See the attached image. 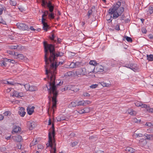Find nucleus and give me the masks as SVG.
Masks as SVG:
<instances>
[{"instance_id":"1","label":"nucleus","mask_w":153,"mask_h":153,"mask_svg":"<svg viewBox=\"0 0 153 153\" xmlns=\"http://www.w3.org/2000/svg\"><path fill=\"white\" fill-rule=\"evenodd\" d=\"M45 50V74L50 78V81H55V74L56 69L59 65L57 62V57L63 55L64 53L57 51H55L54 47L52 44H49L46 42H43ZM62 63H61V64Z\"/></svg>"},{"instance_id":"2","label":"nucleus","mask_w":153,"mask_h":153,"mask_svg":"<svg viewBox=\"0 0 153 153\" xmlns=\"http://www.w3.org/2000/svg\"><path fill=\"white\" fill-rule=\"evenodd\" d=\"M121 1H119L114 4L112 8H110L108 10L109 14L106 16V18L109 22L112 21V15L113 14V18L116 19L121 15L124 11V8L121 7Z\"/></svg>"},{"instance_id":"3","label":"nucleus","mask_w":153,"mask_h":153,"mask_svg":"<svg viewBox=\"0 0 153 153\" xmlns=\"http://www.w3.org/2000/svg\"><path fill=\"white\" fill-rule=\"evenodd\" d=\"M61 82H59V83L56 84L55 81H50L49 82V88L47 87L49 90V97L52 98V101L53 104L52 108L53 109L54 107H56L57 101L56 98L57 95V92L56 91V86L60 85Z\"/></svg>"},{"instance_id":"4","label":"nucleus","mask_w":153,"mask_h":153,"mask_svg":"<svg viewBox=\"0 0 153 153\" xmlns=\"http://www.w3.org/2000/svg\"><path fill=\"white\" fill-rule=\"evenodd\" d=\"M51 131H50L48 133V143L46 144L47 147H50L53 148V146L54 147L53 148V153H56V143H55V140L54 139L55 136V130L54 127V125L52 124V126L50 128Z\"/></svg>"},{"instance_id":"5","label":"nucleus","mask_w":153,"mask_h":153,"mask_svg":"<svg viewBox=\"0 0 153 153\" xmlns=\"http://www.w3.org/2000/svg\"><path fill=\"white\" fill-rule=\"evenodd\" d=\"M104 71L103 67L98 63L95 67L91 65H88L87 72L90 73L95 74L98 72H102Z\"/></svg>"},{"instance_id":"6","label":"nucleus","mask_w":153,"mask_h":153,"mask_svg":"<svg viewBox=\"0 0 153 153\" xmlns=\"http://www.w3.org/2000/svg\"><path fill=\"white\" fill-rule=\"evenodd\" d=\"M16 25L20 30H29V27L25 23L18 22L17 23Z\"/></svg>"},{"instance_id":"7","label":"nucleus","mask_w":153,"mask_h":153,"mask_svg":"<svg viewBox=\"0 0 153 153\" xmlns=\"http://www.w3.org/2000/svg\"><path fill=\"white\" fill-rule=\"evenodd\" d=\"M76 73L78 76L85 75L87 74L86 70L85 68H80L76 72Z\"/></svg>"},{"instance_id":"8","label":"nucleus","mask_w":153,"mask_h":153,"mask_svg":"<svg viewBox=\"0 0 153 153\" xmlns=\"http://www.w3.org/2000/svg\"><path fill=\"white\" fill-rule=\"evenodd\" d=\"M8 60L6 58L2 59L0 61V65L3 67H6L7 66V62H8Z\"/></svg>"},{"instance_id":"9","label":"nucleus","mask_w":153,"mask_h":153,"mask_svg":"<svg viewBox=\"0 0 153 153\" xmlns=\"http://www.w3.org/2000/svg\"><path fill=\"white\" fill-rule=\"evenodd\" d=\"M27 126L30 130H32L35 127V124L33 122L30 121L27 123Z\"/></svg>"},{"instance_id":"10","label":"nucleus","mask_w":153,"mask_h":153,"mask_svg":"<svg viewBox=\"0 0 153 153\" xmlns=\"http://www.w3.org/2000/svg\"><path fill=\"white\" fill-rule=\"evenodd\" d=\"M18 114L22 117H24L26 114L25 108L23 107H21L18 111Z\"/></svg>"},{"instance_id":"11","label":"nucleus","mask_w":153,"mask_h":153,"mask_svg":"<svg viewBox=\"0 0 153 153\" xmlns=\"http://www.w3.org/2000/svg\"><path fill=\"white\" fill-rule=\"evenodd\" d=\"M47 6L48 7L50 12H53L54 10V6L52 5L50 1H49L48 3L47 2Z\"/></svg>"},{"instance_id":"12","label":"nucleus","mask_w":153,"mask_h":153,"mask_svg":"<svg viewBox=\"0 0 153 153\" xmlns=\"http://www.w3.org/2000/svg\"><path fill=\"white\" fill-rule=\"evenodd\" d=\"M147 143V142L146 139H141L139 140V145L141 146H146V145Z\"/></svg>"},{"instance_id":"13","label":"nucleus","mask_w":153,"mask_h":153,"mask_svg":"<svg viewBox=\"0 0 153 153\" xmlns=\"http://www.w3.org/2000/svg\"><path fill=\"white\" fill-rule=\"evenodd\" d=\"M13 139L18 142H20L21 141L22 138V137L20 135H19L16 136H13L12 137Z\"/></svg>"},{"instance_id":"14","label":"nucleus","mask_w":153,"mask_h":153,"mask_svg":"<svg viewBox=\"0 0 153 153\" xmlns=\"http://www.w3.org/2000/svg\"><path fill=\"white\" fill-rule=\"evenodd\" d=\"M66 119V117L62 115H59L56 118V119L58 121H61L65 120Z\"/></svg>"},{"instance_id":"15","label":"nucleus","mask_w":153,"mask_h":153,"mask_svg":"<svg viewBox=\"0 0 153 153\" xmlns=\"http://www.w3.org/2000/svg\"><path fill=\"white\" fill-rule=\"evenodd\" d=\"M45 21H42V23L43 25V28L44 30L47 31V29L49 27V26L48 25L46 22H45Z\"/></svg>"},{"instance_id":"16","label":"nucleus","mask_w":153,"mask_h":153,"mask_svg":"<svg viewBox=\"0 0 153 153\" xmlns=\"http://www.w3.org/2000/svg\"><path fill=\"white\" fill-rule=\"evenodd\" d=\"M17 84L21 85L24 86L25 88L27 91L29 90L30 88V86L29 84L27 83V84H25V83H18Z\"/></svg>"},{"instance_id":"17","label":"nucleus","mask_w":153,"mask_h":153,"mask_svg":"<svg viewBox=\"0 0 153 153\" xmlns=\"http://www.w3.org/2000/svg\"><path fill=\"white\" fill-rule=\"evenodd\" d=\"M128 113L131 115L132 116H135L136 114L137 113L136 111L133 110L132 109H128Z\"/></svg>"},{"instance_id":"18","label":"nucleus","mask_w":153,"mask_h":153,"mask_svg":"<svg viewBox=\"0 0 153 153\" xmlns=\"http://www.w3.org/2000/svg\"><path fill=\"white\" fill-rule=\"evenodd\" d=\"M125 151L127 152L133 153L135 152V150L131 147H128L126 148Z\"/></svg>"},{"instance_id":"19","label":"nucleus","mask_w":153,"mask_h":153,"mask_svg":"<svg viewBox=\"0 0 153 153\" xmlns=\"http://www.w3.org/2000/svg\"><path fill=\"white\" fill-rule=\"evenodd\" d=\"M14 54L15 56H17L16 58L22 60L24 58L23 55L22 54H18L17 53H14Z\"/></svg>"},{"instance_id":"20","label":"nucleus","mask_w":153,"mask_h":153,"mask_svg":"<svg viewBox=\"0 0 153 153\" xmlns=\"http://www.w3.org/2000/svg\"><path fill=\"white\" fill-rule=\"evenodd\" d=\"M42 12L43 13V14L42 16V21H46V19H45L44 17H45L48 14V10H46L44 12L42 11Z\"/></svg>"},{"instance_id":"21","label":"nucleus","mask_w":153,"mask_h":153,"mask_svg":"<svg viewBox=\"0 0 153 153\" xmlns=\"http://www.w3.org/2000/svg\"><path fill=\"white\" fill-rule=\"evenodd\" d=\"M144 136L146 137V139H147L149 140H152L153 137V135L152 134H144Z\"/></svg>"},{"instance_id":"22","label":"nucleus","mask_w":153,"mask_h":153,"mask_svg":"<svg viewBox=\"0 0 153 153\" xmlns=\"http://www.w3.org/2000/svg\"><path fill=\"white\" fill-rule=\"evenodd\" d=\"M19 46L18 45L16 44L15 45H8V47L10 49H17Z\"/></svg>"},{"instance_id":"23","label":"nucleus","mask_w":153,"mask_h":153,"mask_svg":"<svg viewBox=\"0 0 153 153\" xmlns=\"http://www.w3.org/2000/svg\"><path fill=\"white\" fill-rule=\"evenodd\" d=\"M6 10V8L3 5H0V15H1L3 13V11H5Z\"/></svg>"},{"instance_id":"24","label":"nucleus","mask_w":153,"mask_h":153,"mask_svg":"<svg viewBox=\"0 0 153 153\" xmlns=\"http://www.w3.org/2000/svg\"><path fill=\"white\" fill-rule=\"evenodd\" d=\"M113 27L114 28V29L117 30H120V25L119 24L117 23H114V25H113Z\"/></svg>"},{"instance_id":"25","label":"nucleus","mask_w":153,"mask_h":153,"mask_svg":"<svg viewBox=\"0 0 153 153\" xmlns=\"http://www.w3.org/2000/svg\"><path fill=\"white\" fill-rule=\"evenodd\" d=\"M20 130H21V128L17 126H15L13 130V131L15 133H17L19 131L20 132Z\"/></svg>"},{"instance_id":"26","label":"nucleus","mask_w":153,"mask_h":153,"mask_svg":"<svg viewBox=\"0 0 153 153\" xmlns=\"http://www.w3.org/2000/svg\"><path fill=\"white\" fill-rule=\"evenodd\" d=\"M77 63H74V62H71L69 65V67L70 68H74L77 67L76 64Z\"/></svg>"},{"instance_id":"27","label":"nucleus","mask_w":153,"mask_h":153,"mask_svg":"<svg viewBox=\"0 0 153 153\" xmlns=\"http://www.w3.org/2000/svg\"><path fill=\"white\" fill-rule=\"evenodd\" d=\"M98 63L95 60H91L89 62V65H91L95 67Z\"/></svg>"},{"instance_id":"28","label":"nucleus","mask_w":153,"mask_h":153,"mask_svg":"<svg viewBox=\"0 0 153 153\" xmlns=\"http://www.w3.org/2000/svg\"><path fill=\"white\" fill-rule=\"evenodd\" d=\"M147 59L150 61H153V54H150V55H147Z\"/></svg>"},{"instance_id":"29","label":"nucleus","mask_w":153,"mask_h":153,"mask_svg":"<svg viewBox=\"0 0 153 153\" xmlns=\"http://www.w3.org/2000/svg\"><path fill=\"white\" fill-rule=\"evenodd\" d=\"M148 12L150 15L152 14L153 13V5L149 6Z\"/></svg>"},{"instance_id":"30","label":"nucleus","mask_w":153,"mask_h":153,"mask_svg":"<svg viewBox=\"0 0 153 153\" xmlns=\"http://www.w3.org/2000/svg\"><path fill=\"white\" fill-rule=\"evenodd\" d=\"M4 83L5 84L7 83V84H10L11 85H19V84H17L18 83H15L14 82H10L8 81H7L6 80L4 82Z\"/></svg>"},{"instance_id":"31","label":"nucleus","mask_w":153,"mask_h":153,"mask_svg":"<svg viewBox=\"0 0 153 153\" xmlns=\"http://www.w3.org/2000/svg\"><path fill=\"white\" fill-rule=\"evenodd\" d=\"M77 106V103L74 102H71V103L69 104L68 105V107L69 108H71L72 107H74Z\"/></svg>"},{"instance_id":"32","label":"nucleus","mask_w":153,"mask_h":153,"mask_svg":"<svg viewBox=\"0 0 153 153\" xmlns=\"http://www.w3.org/2000/svg\"><path fill=\"white\" fill-rule=\"evenodd\" d=\"M85 103L86 102L85 101H81L77 103V106L85 105Z\"/></svg>"},{"instance_id":"33","label":"nucleus","mask_w":153,"mask_h":153,"mask_svg":"<svg viewBox=\"0 0 153 153\" xmlns=\"http://www.w3.org/2000/svg\"><path fill=\"white\" fill-rule=\"evenodd\" d=\"M101 83V85L103 87H110L111 85L110 83H107L105 82H102Z\"/></svg>"},{"instance_id":"34","label":"nucleus","mask_w":153,"mask_h":153,"mask_svg":"<svg viewBox=\"0 0 153 153\" xmlns=\"http://www.w3.org/2000/svg\"><path fill=\"white\" fill-rule=\"evenodd\" d=\"M143 136V135L142 134L137 133L136 131H135L133 135L134 137H141Z\"/></svg>"},{"instance_id":"35","label":"nucleus","mask_w":153,"mask_h":153,"mask_svg":"<svg viewBox=\"0 0 153 153\" xmlns=\"http://www.w3.org/2000/svg\"><path fill=\"white\" fill-rule=\"evenodd\" d=\"M129 68L131 69L134 71H136L137 70V68L135 67L134 65L132 64H130Z\"/></svg>"},{"instance_id":"36","label":"nucleus","mask_w":153,"mask_h":153,"mask_svg":"<svg viewBox=\"0 0 153 153\" xmlns=\"http://www.w3.org/2000/svg\"><path fill=\"white\" fill-rule=\"evenodd\" d=\"M50 13H48V17L49 19H53L54 18V13L53 12H50Z\"/></svg>"},{"instance_id":"37","label":"nucleus","mask_w":153,"mask_h":153,"mask_svg":"<svg viewBox=\"0 0 153 153\" xmlns=\"http://www.w3.org/2000/svg\"><path fill=\"white\" fill-rule=\"evenodd\" d=\"M37 140L36 139L35 140H33L32 142L31 143H30V147H31L37 144Z\"/></svg>"},{"instance_id":"38","label":"nucleus","mask_w":153,"mask_h":153,"mask_svg":"<svg viewBox=\"0 0 153 153\" xmlns=\"http://www.w3.org/2000/svg\"><path fill=\"white\" fill-rule=\"evenodd\" d=\"M27 113L30 115L32 114L34 112L30 108L28 107L27 108Z\"/></svg>"},{"instance_id":"39","label":"nucleus","mask_w":153,"mask_h":153,"mask_svg":"<svg viewBox=\"0 0 153 153\" xmlns=\"http://www.w3.org/2000/svg\"><path fill=\"white\" fill-rule=\"evenodd\" d=\"M141 106L142 108H146L147 111L148 110L149 108V106H148L147 105L145 104H141Z\"/></svg>"},{"instance_id":"40","label":"nucleus","mask_w":153,"mask_h":153,"mask_svg":"<svg viewBox=\"0 0 153 153\" xmlns=\"http://www.w3.org/2000/svg\"><path fill=\"white\" fill-rule=\"evenodd\" d=\"M125 38L128 42H132V40L130 37L127 36H125Z\"/></svg>"},{"instance_id":"41","label":"nucleus","mask_w":153,"mask_h":153,"mask_svg":"<svg viewBox=\"0 0 153 153\" xmlns=\"http://www.w3.org/2000/svg\"><path fill=\"white\" fill-rule=\"evenodd\" d=\"M36 89V88L33 86H30L29 90L31 91H35Z\"/></svg>"},{"instance_id":"42","label":"nucleus","mask_w":153,"mask_h":153,"mask_svg":"<svg viewBox=\"0 0 153 153\" xmlns=\"http://www.w3.org/2000/svg\"><path fill=\"white\" fill-rule=\"evenodd\" d=\"M85 113H88L90 112V109L89 108L86 107L83 108Z\"/></svg>"},{"instance_id":"43","label":"nucleus","mask_w":153,"mask_h":153,"mask_svg":"<svg viewBox=\"0 0 153 153\" xmlns=\"http://www.w3.org/2000/svg\"><path fill=\"white\" fill-rule=\"evenodd\" d=\"M19 92H18L17 91H14L13 92V96H15L16 97H19L18 96Z\"/></svg>"},{"instance_id":"44","label":"nucleus","mask_w":153,"mask_h":153,"mask_svg":"<svg viewBox=\"0 0 153 153\" xmlns=\"http://www.w3.org/2000/svg\"><path fill=\"white\" fill-rule=\"evenodd\" d=\"M133 122L135 123H139L140 122V119H138L136 118H134L132 120Z\"/></svg>"},{"instance_id":"45","label":"nucleus","mask_w":153,"mask_h":153,"mask_svg":"<svg viewBox=\"0 0 153 153\" xmlns=\"http://www.w3.org/2000/svg\"><path fill=\"white\" fill-rule=\"evenodd\" d=\"M10 3L11 5L13 6H16V1L15 0L12 1V0H10Z\"/></svg>"},{"instance_id":"46","label":"nucleus","mask_w":153,"mask_h":153,"mask_svg":"<svg viewBox=\"0 0 153 153\" xmlns=\"http://www.w3.org/2000/svg\"><path fill=\"white\" fill-rule=\"evenodd\" d=\"M55 36L54 35V34H52V36L50 37V38L51 39V40L52 41H53L54 42H56V40H55Z\"/></svg>"},{"instance_id":"47","label":"nucleus","mask_w":153,"mask_h":153,"mask_svg":"<svg viewBox=\"0 0 153 153\" xmlns=\"http://www.w3.org/2000/svg\"><path fill=\"white\" fill-rule=\"evenodd\" d=\"M78 141H75L71 143V146L72 147H74L76 146L78 143Z\"/></svg>"},{"instance_id":"48","label":"nucleus","mask_w":153,"mask_h":153,"mask_svg":"<svg viewBox=\"0 0 153 153\" xmlns=\"http://www.w3.org/2000/svg\"><path fill=\"white\" fill-rule=\"evenodd\" d=\"M92 10H89L88 11V13L87 14V15L88 17V19L89 18H90V16L92 14Z\"/></svg>"},{"instance_id":"49","label":"nucleus","mask_w":153,"mask_h":153,"mask_svg":"<svg viewBox=\"0 0 153 153\" xmlns=\"http://www.w3.org/2000/svg\"><path fill=\"white\" fill-rule=\"evenodd\" d=\"M76 111L80 114H82L85 113L84 111L83 108L82 109L79 110L78 111Z\"/></svg>"},{"instance_id":"50","label":"nucleus","mask_w":153,"mask_h":153,"mask_svg":"<svg viewBox=\"0 0 153 153\" xmlns=\"http://www.w3.org/2000/svg\"><path fill=\"white\" fill-rule=\"evenodd\" d=\"M11 113L9 111H5L4 113V115L6 116H10V115Z\"/></svg>"},{"instance_id":"51","label":"nucleus","mask_w":153,"mask_h":153,"mask_svg":"<svg viewBox=\"0 0 153 153\" xmlns=\"http://www.w3.org/2000/svg\"><path fill=\"white\" fill-rule=\"evenodd\" d=\"M98 86V85L97 84H93L91 85L90 87L92 89H94L96 88Z\"/></svg>"},{"instance_id":"52","label":"nucleus","mask_w":153,"mask_h":153,"mask_svg":"<svg viewBox=\"0 0 153 153\" xmlns=\"http://www.w3.org/2000/svg\"><path fill=\"white\" fill-rule=\"evenodd\" d=\"M8 62H10V63H12L13 64L16 63L17 61L16 60H11L9 59H8Z\"/></svg>"},{"instance_id":"53","label":"nucleus","mask_w":153,"mask_h":153,"mask_svg":"<svg viewBox=\"0 0 153 153\" xmlns=\"http://www.w3.org/2000/svg\"><path fill=\"white\" fill-rule=\"evenodd\" d=\"M47 2L45 1L44 0H43L42 1V5L43 7H45V5L46 4H47Z\"/></svg>"},{"instance_id":"54","label":"nucleus","mask_w":153,"mask_h":153,"mask_svg":"<svg viewBox=\"0 0 153 153\" xmlns=\"http://www.w3.org/2000/svg\"><path fill=\"white\" fill-rule=\"evenodd\" d=\"M148 132L149 133H153V128H149L147 130Z\"/></svg>"},{"instance_id":"55","label":"nucleus","mask_w":153,"mask_h":153,"mask_svg":"<svg viewBox=\"0 0 153 153\" xmlns=\"http://www.w3.org/2000/svg\"><path fill=\"white\" fill-rule=\"evenodd\" d=\"M146 126H148L149 127H151L152 126H153V124H152L150 123H146L145 125Z\"/></svg>"},{"instance_id":"56","label":"nucleus","mask_w":153,"mask_h":153,"mask_svg":"<svg viewBox=\"0 0 153 153\" xmlns=\"http://www.w3.org/2000/svg\"><path fill=\"white\" fill-rule=\"evenodd\" d=\"M83 95L84 97H89L90 96V94L87 92H85L84 93Z\"/></svg>"},{"instance_id":"57","label":"nucleus","mask_w":153,"mask_h":153,"mask_svg":"<svg viewBox=\"0 0 153 153\" xmlns=\"http://www.w3.org/2000/svg\"><path fill=\"white\" fill-rule=\"evenodd\" d=\"M18 95L19 97H22L24 95V94L22 92L19 93Z\"/></svg>"},{"instance_id":"58","label":"nucleus","mask_w":153,"mask_h":153,"mask_svg":"<svg viewBox=\"0 0 153 153\" xmlns=\"http://www.w3.org/2000/svg\"><path fill=\"white\" fill-rule=\"evenodd\" d=\"M135 105L138 107H139L140 106H141V104L140 102H136L135 103Z\"/></svg>"},{"instance_id":"59","label":"nucleus","mask_w":153,"mask_h":153,"mask_svg":"<svg viewBox=\"0 0 153 153\" xmlns=\"http://www.w3.org/2000/svg\"><path fill=\"white\" fill-rule=\"evenodd\" d=\"M0 23H1L3 25H6V22L2 19H0Z\"/></svg>"},{"instance_id":"60","label":"nucleus","mask_w":153,"mask_h":153,"mask_svg":"<svg viewBox=\"0 0 153 153\" xmlns=\"http://www.w3.org/2000/svg\"><path fill=\"white\" fill-rule=\"evenodd\" d=\"M61 39H60L59 38H57V41L56 40V42H57V43H61Z\"/></svg>"},{"instance_id":"61","label":"nucleus","mask_w":153,"mask_h":153,"mask_svg":"<svg viewBox=\"0 0 153 153\" xmlns=\"http://www.w3.org/2000/svg\"><path fill=\"white\" fill-rule=\"evenodd\" d=\"M22 145L21 144L19 143L17 145V147L18 149H20L21 148Z\"/></svg>"},{"instance_id":"62","label":"nucleus","mask_w":153,"mask_h":153,"mask_svg":"<svg viewBox=\"0 0 153 153\" xmlns=\"http://www.w3.org/2000/svg\"><path fill=\"white\" fill-rule=\"evenodd\" d=\"M75 134L74 132H72L70 134V136L71 137H74L75 136Z\"/></svg>"},{"instance_id":"63","label":"nucleus","mask_w":153,"mask_h":153,"mask_svg":"<svg viewBox=\"0 0 153 153\" xmlns=\"http://www.w3.org/2000/svg\"><path fill=\"white\" fill-rule=\"evenodd\" d=\"M148 110L150 112H151L152 113H153V108H149Z\"/></svg>"},{"instance_id":"64","label":"nucleus","mask_w":153,"mask_h":153,"mask_svg":"<svg viewBox=\"0 0 153 153\" xmlns=\"http://www.w3.org/2000/svg\"><path fill=\"white\" fill-rule=\"evenodd\" d=\"M96 153H104V152L101 150L97 151Z\"/></svg>"}]
</instances>
